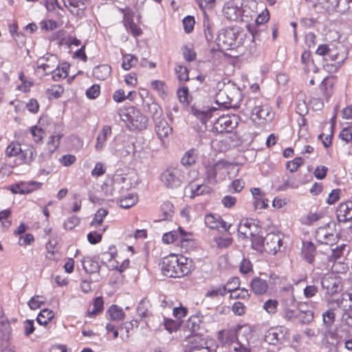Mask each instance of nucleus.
Instances as JSON below:
<instances>
[{"label": "nucleus", "instance_id": "obj_18", "mask_svg": "<svg viewBox=\"0 0 352 352\" xmlns=\"http://www.w3.org/2000/svg\"><path fill=\"white\" fill-rule=\"evenodd\" d=\"M336 214L339 221H352V201H347L340 203L336 210Z\"/></svg>", "mask_w": 352, "mask_h": 352}, {"label": "nucleus", "instance_id": "obj_48", "mask_svg": "<svg viewBox=\"0 0 352 352\" xmlns=\"http://www.w3.org/2000/svg\"><path fill=\"white\" fill-rule=\"evenodd\" d=\"M179 300L173 296H164L161 300L160 306L163 309H172L177 305Z\"/></svg>", "mask_w": 352, "mask_h": 352}, {"label": "nucleus", "instance_id": "obj_20", "mask_svg": "<svg viewBox=\"0 0 352 352\" xmlns=\"http://www.w3.org/2000/svg\"><path fill=\"white\" fill-rule=\"evenodd\" d=\"M252 292L257 296L267 294L269 289V284L267 280L256 276L252 279L250 283Z\"/></svg>", "mask_w": 352, "mask_h": 352}, {"label": "nucleus", "instance_id": "obj_34", "mask_svg": "<svg viewBox=\"0 0 352 352\" xmlns=\"http://www.w3.org/2000/svg\"><path fill=\"white\" fill-rule=\"evenodd\" d=\"M300 62L303 65V69L306 72L314 70L316 68L314 59L311 57L310 51H304L300 57Z\"/></svg>", "mask_w": 352, "mask_h": 352}, {"label": "nucleus", "instance_id": "obj_10", "mask_svg": "<svg viewBox=\"0 0 352 352\" xmlns=\"http://www.w3.org/2000/svg\"><path fill=\"white\" fill-rule=\"evenodd\" d=\"M348 56L347 47L340 42L331 44L330 54L329 56L331 62H337L343 65Z\"/></svg>", "mask_w": 352, "mask_h": 352}, {"label": "nucleus", "instance_id": "obj_24", "mask_svg": "<svg viewBox=\"0 0 352 352\" xmlns=\"http://www.w3.org/2000/svg\"><path fill=\"white\" fill-rule=\"evenodd\" d=\"M223 16L229 21H236L240 15L239 8L233 1L226 2L222 10Z\"/></svg>", "mask_w": 352, "mask_h": 352}, {"label": "nucleus", "instance_id": "obj_13", "mask_svg": "<svg viewBox=\"0 0 352 352\" xmlns=\"http://www.w3.org/2000/svg\"><path fill=\"white\" fill-rule=\"evenodd\" d=\"M316 239L320 243L333 245L336 242V236L329 225H327L318 228L316 232Z\"/></svg>", "mask_w": 352, "mask_h": 352}, {"label": "nucleus", "instance_id": "obj_61", "mask_svg": "<svg viewBox=\"0 0 352 352\" xmlns=\"http://www.w3.org/2000/svg\"><path fill=\"white\" fill-rule=\"evenodd\" d=\"M322 218L320 214L316 212H309L302 218V223L305 225L311 226Z\"/></svg>", "mask_w": 352, "mask_h": 352}, {"label": "nucleus", "instance_id": "obj_1", "mask_svg": "<svg viewBox=\"0 0 352 352\" xmlns=\"http://www.w3.org/2000/svg\"><path fill=\"white\" fill-rule=\"evenodd\" d=\"M160 267L164 276L174 278L188 276L195 268L192 259L175 254L164 256L160 263Z\"/></svg>", "mask_w": 352, "mask_h": 352}, {"label": "nucleus", "instance_id": "obj_19", "mask_svg": "<svg viewBox=\"0 0 352 352\" xmlns=\"http://www.w3.org/2000/svg\"><path fill=\"white\" fill-rule=\"evenodd\" d=\"M298 318L303 324L310 323L314 318L313 307L307 302H299L298 305Z\"/></svg>", "mask_w": 352, "mask_h": 352}, {"label": "nucleus", "instance_id": "obj_59", "mask_svg": "<svg viewBox=\"0 0 352 352\" xmlns=\"http://www.w3.org/2000/svg\"><path fill=\"white\" fill-rule=\"evenodd\" d=\"M72 202L70 203V210L72 212H78L82 208V199L78 193H74L72 196Z\"/></svg>", "mask_w": 352, "mask_h": 352}, {"label": "nucleus", "instance_id": "obj_51", "mask_svg": "<svg viewBox=\"0 0 352 352\" xmlns=\"http://www.w3.org/2000/svg\"><path fill=\"white\" fill-rule=\"evenodd\" d=\"M278 301L276 299H268L263 305V309L270 315H274L277 312Z\"/></svg>", "mask_w": 352, "mask_h": 352}, {"label": "nucleus", "instance_id": "obj_4", "mask_svg": "<svg viewBox=\"0 0 352 352\" xmlns=\"http://www.w3.org/2000/svg\"><path fill=\"white\" fill-rule=\"evenodd\" d=\"M162 111H155L153 116L154 129L159 139L165 142L173 132V128L168 123L164 117H162Z\"/></svg>", "mask_w": 352, "mask_h": 352}, {"label": "nucleus", "instance_id": "obj_17", "mask_svg": "<svg viewBox=\"0 0 352 352\" xmlns=\"http://www.w3.org/2000/svg\"><path fill=\"white\" fill-rule=\"evenodd\" d=\"M133 116H131L129 121L131 124L132 129L142 131L147 126L148 119L146 116L141 113L139 111L133 109Z\"/></svg>", "mask_w": 352, "mask_h": 352}, {"label": "nucleus", "instance_id": "obj_27", "mask_svg": "<svg viewBox=\"0 0 352 352\" xmlns=\"http://www.w3.org/2000/svg\"><path fill=\"white\" fill-rule=\"evenodd\" d=\"M92 309H88L85 316L89 318H95L98 314H101L104 309V300L102 296L94 298L92 301Z\"/></svg>", "mask_w": 352, "mask_h": 352}, {"label": "nucleus", "instance_id": "obj_38", "mask_svg": "<svg viewBox=\"0 0 352 352\" xmlns=\"http://www.w3.org/2000/svg\"><path fill=\"white\" fill-rule=\"evenodd\" d=\"M21 152V146L19 142H12L6 148V153L9 157H17V160L19 161L18 164H20L22 162Z\"/></svg>", "mask_w": 352, "mask_h": 352}, {"label": "nucleus", "instance_id": "obj_36", "mask_svg": "<svg viewBox=\"0 0 352 352\" xmlns=\"http://www.w3.org/2000/svg\"><path fill=\"white\" fill-rule=\"evenodd\" d=\"M138 201V197L135 193H129L126 196L120 197L118 200V204L121 208H130L136 204Z\"/></svg>", "mask_w": 352, "mask_h": 352}, {"label": "nucleus", "instance_id": "obj_8", "mask_svg": "<svg viewBox=\"0 0 352 352\" xmlns=\"http://www.w3.org/2000/svg\"><path fill=\"white\" fill-rule=\"evenodd\" d=\"M59 60L56 56L54 54H47L45 56L40 58L37 62V69L42 70L44 75H48L54 73Z\"/></svg>", "mask_w": 352, "mask_h": 352}, {"label": "nucleus", "instance_id": "obj_26", "mask_svg": "<svg viewBox=\"0 0 352 352\" xmlns=\"http://www.w3.org/2000/svg\"><path fill=\"white\" fill-rule=\"evenodd\" d=\"M203 323V316L197 314L190 316L186 321V327L191 332V335L197 334V331L200 329Z\"/></svg>", "mask_w": 352, "mask_h": 352}, {"label": "nucleus", "instance_id": "obj_12", "mask_svg": "<svg viewBox=\"0 0 352 352\" xmlns=\"http://www.w3.org/2000/svg\"><path fill=\"white\" fill-rule=\"evenodd\" d=\"M206 226L210 229L223 230L228 231L231 227L230 224L226 222L221 216L217 214H207L204 218Z\"/></svg>", "mask_w": 352, "mask_h": 352}, {"label": "nucleus", "instance_id": "obj_28", "mask_svg": "<svg viewBox=\"0 0 352 352\" xmlns=\"http://www.w3.org/2000/svg\"><path fill=\"white\" fill-rule=\"evenodd\" d=\"M188 343L186 345V349L190 352L195 350H201L205 347L206 344L204 338L198 334H192L188 338Z\"/></svg>", "mask_w": 352, "mask_h": 352}, {"label": "nucleus", "instance_id": "obj_53", "mask_svg": "<svg viewBox=\"0 0 352 352\" xmlns=\"http://www.w3.org/2000/svg\"><path fill=\"white\" fill-rule=\"evenodd\" d=\"M197 2L202 12L213 10L217 3V0H197Z\"/></svg>", "mask_w": 352, "mask_h": 352}, {"label": "nucleus", "instance_id": "obj_55", "mask_svg": "<svg viewBox=\"0 0 352 352\" xmlns=\"http://www.w3.org/2000/svg\"><path fill=\"white\" fill-rule=\"evenodd\" d=\"M226 292L223 286L213 287L209 289L206 293V297L211 299H218L220 297H223L226 295Z\"/></svg>", "mask_w": 352, "mask_h": 352}, {"label": "nucleus", "instance_id": "obj_56", "mask_svg": "<svg viewBox=\"0 0 352 352\" xmlns=\"http://www.w3.org/2000/svg\"><path fill=\"white\" fill-rule=\"evenodd\" d=\"M162 220H166L171 217L173 214V205L171 202L166 201L161 205Z\"/></svg>", "mask_w": 352, "mask_h": 352}, {"label": "nucleus", "instance_id": "obj_47", "mask_svg": "<svg viewBox=\"0 0 352 352\" xmlns=\"http://www.w3.org/2000/svg\"><path fill=\"white\" fill-rule=\"evenodd\" d=\"M62 137L61 134L50 136L46 146L50 154H52L59 147Z\"/></svg>", "mask_w": 352, "mask_h": 352}, {"label": "nucleus", "instance_id": "obj_32", "mask_svg": "<svg viewBox=\"0 0 352 352\" xmlns=\"http://www.w3.org/2000/svg\"><path fill=\"white\" fill-rule=\"evenodd\" d=\"M196 149L191 148L185 152L181 158V164L185 167H190L195 164L197 159Z\"/></svg>", "mask_w": 352, "mask_h": 352}, {"label": "nucleus", "instance_id": "obj_29", "mask_svg": "<svg viewBox=\"0 0 352 352\" xmlns=\"http://www.w3.org/2000/svg\"><path fill=\"white\" fill-rule=\"evenodd\" d=\"M111 73V66L107 64H103L94 67L92 75L97 80H105L110 76Z\"/></svg>", "mask_w": 352, "mask_h": 352}, {"label": "nucleus", "instance_id": "obj_21", "mask_svg": "<svg viewBox=\"0 0 352 352\" xmlns=\"http://www.w3.org/2000/svg\"><path fill=\"white\" fill-rule=\"evenodd\" d=\"M270 116V111L267 108L263 106H256L252 110L251 119L258 124H263L267 121V118Z\"/></svg>", "mask_w": 352, "mask_h": 352}, {"label": "nucleus", "instance_id": "obj_41", "mask_svg": "<svg viewBox=\"0 0 352 352\" xmlns=\"http://www.w3.org/2000/svg\"><path fill=\"white\" fill-rule=\"evenodd\" d=\"M54 317V312L48 309H42L38 314L36 321L39 324L47 325Z\"/></svg>", "mask_w": 352, "mask_h": 352}, {"label": "nucleus", "instance_id": "obj_23", "mask_svg": "<svg viewBox=\"0 0 352 352\" xmlns=\"http://www.w3.org/2000/svg\"><path fill=\"white\" fill-rule=\"evenodd\" d=\"M287 329L282 326L271 327L265 336V342L270 344H276L282 336Z\"/></svg>", "mask_w": 352, "mask_h": 352}, {"label": "nucleus", "instance_id": "obj_46", "mask_svg": "<svg viewBox=\"0 0 352 352\" xmlns=\"http://www.w3.org/2000/svg\"><path fill=\"white\" fill-rule=\"evenodd\" d=\"M151 88L157 92L160 97L164 98L166 96V85L165 82L159 80H153L151 83Z\"/></svg>", "mask_w": 352, "mask_h": 352}, {"label": "nucleus", "instance_id": "obj_63", "mask_svg": "<svg viewBox=\"0 0 352 352\" xmlns=\"http://www.w3.org/2000/svg\"><path fill=\"white\" fill-rule=\"evenodd\" d=\"M179 235L178 236V245L180 246L186 245L187 243L192 240V234L186 232L181 227H179Z\"/></svg>", "mask_w": 352, "mask_h": 352}, {"label": "nucleus", "instance_id": "obj_64", "mask_svg": "<svg viewBox=\"0 0 352 352\" xmlns=\"http://www.w3.org/2000/svg\"><path fill=\"white\" fill-rule=\"evenodd\" d=\"M339 138L346 144L352 140V126L344 127L339 133Z\"/></svg>", "mask_w": 352, "mask_h": 352}, {"label": "nucleus", "instance_id": "obj_40", "mask_svg": "<svg viewBox=\"0 0 352 352\" xmlns=\"http://www.w3.org/2000/svg\"><path fill=\"white\" fill-rule=\"evenodd\" d=\"M64 93V87L60 85H52L45 91V94L49 100L57 99Z\"/></svg>", "mask_w": 352, "mask_h": 352}, {"label": "nucleus", "instance_id": "obj_9", "mask_svg": "<svg viewBox=\"0 0 352 352\" xmlns=\"http://www.w3.org/2000/svg\"><path fill=\"white\" fill-rule=\"evenodd\" d=\"M263 243V251L271 254H276L283 244L280 235L274 233L267 234Z\"/></svg>", "mask_w": 352, "mask_h": 352}, {"label": "nucleus", "instance_id": "obj_2", "mask_svg": "<svg viewBox=\"0 0 352 352\" xmlns=\"http://www.w3.org/2000/svg\"><path fill=\"white\" fill-rule=\"evenodd\" d=\"M245 33L236 26L221 30L216 40L217 45L221 50H235L243 45Z\"/></svg>", "mask_w": 352, "mask_h": 352}, {"label": "nucleus", "instance_id": "obj_39", "mask_svg": "<svg viewBox=\"0 0 352 352\" xmlns=\"http://www.w3.org/2000/svg\"><path fill=\"white\" fill-rule=\"evenodd\" d=\"M190 198H195V197L202 195L204 194H208L210 192V188L206 184H190Z\"/></svg>", "mask_w": 352, "mask_h": 352}, {"label": "nucleus", "instance_id": "obj_44", "mask_svg": "<svg viewBox=\"0 0 352 352\" xmlns=\"http://www.w3.org/2000/svg\"><path fill=\"white\" fill-rule=\"evenodd\" d=\"M177 95L179 101L184 104L189 105L192 101V96L189 94L188 88L186 86L182 87L178 89Z\"/></svg>", "mask_w": 352, "mask_h": 352}, {"label": "nucleus", "instance_id": "obj_37", "mask_svg": "<svg viewBox=\"0 0 352 352\" xmlns=\"http://www.w3.org/2000/svg\"><path fill=\"white\" fill-rule=\"evenodd\" d=\"M70 65L67 63H63L56 68L52 74V79L55 81H58L60 79L65 78L69 74Z\"/></svg>", "mask_w": 352, "mask_h": 352}, {"label": "nucleus", "instance_id": "obj_50", "mask_svg": "<svg viewBox=\"0 0 352 352\" xmlns=\"http://www.w3.org/2000/svg\"><path fill=\"white\" fill-rule=\"evenodd\" d=\"M250 298V294L249 291L245 288H241L240 287L230 294V299L248 300Z\"/></svg>", "mask_w": 352, "mask_h": 352}, {"label": "nucleus", "instance_id": "obj_22", "mask_svg": "<svg viewBox=\"0 0 352 352\" xmlns=\"http://www.w3.org/2000/svg\"><path fill=\"white\" fill-rule=\"evenodd\" d=\"M218 340L223 344H230L237 340V329L231 328L223 329L217 333Z\"/></svg>", "mask_w": 352, "mask_h": 352}, {"label": "nucleus", "instance_id": "obj_6", "mask_svg": "<svg viewBox=\"0 0 352 352\" xmlns=\"http://www.w3.org/2000/svg\"><path fill=\"white\" fill-rule=\"evenodd\" d=\"M161 180L167 188H176L182 184L179 170L173 167L167 168L162 172Z\"/></svg>", "mask_w": 352, "mask_h": 352}, {"label": "nucleus", "instance_id": "obj_3", "mask_svg": "<svg viewBox=\"0 0 352 352\" xmlns=\"http://www.w3.org/2000/svg\"><path fill=\"white\" fill-rule=\"evenodd\" d=\"M240 118L236 114H223L214 122L212 130L220 133H230L239 124Z\"/></svg>", "mask_w": 352, "mask_h": 352}, {"label": "nucleus", "instance_id": "obj_5", "mask_svg": "<svg viewBox=\"0 0 352 352\" xmlns=\"http://www.w3.org/2000/svg\"><path fill=\"white\" fill-rule=\"evenodd\" d=\"M108 258V267L109 269L118 271L120 274L129 267L130 260L125 258L121 263L117 260L118 252L115 248H109V251L104 253Z\"/></svg>", "mask_w": 352, "mask_h": 352}, {"label": "nucleus", "instance_id": "obj_15", "mask_svg": "<svg viewBox=\"0 0 352 352\" xmlns=\"http://www.w3.org/2000/svg\"><path fill=\"white\" fill-rule=\"evenodd\" d=\"M323 288L326 289L328 294L333 295L341 291V280L336 276H324L321 281Z\"/></svg>", "mask_w": 352, "mask_h": 352}, {"label": "nucleus", "instance_id": "obj_58", "mask_svg": "<svg viewBox=\"0 0 352 352\" xmlns=\"http://www.w3.org/2000/svg\"><path fill=\"white\" fill-rule=\"evenodd\" d=\"M32 138L36 143H40L43 142L45 136V131L37 126H33L30 129Z\"/></svg>", "mask_w": 352, "mask_h": 352}, {"label": "nucleus", "instance_id": "obj_54", "mask_svg": "<svg viewBox=\"0 0 352 352\" xmlns=\"http://www.w3.org/2000/svg\"><path fill=\"white\" fill-rule=\"evenodd\" d=\"M241 280L238 277H232L230 278L226 285H223V287L225 289L226 293H230V294L235 291L240 287Z\"/></svg>", "mask_w": 352, "mask_h": 352}, {"label": "nucleus", "instance_id": "obj_49", "mask_svg": "<svg viewBox=\"0 0 352 352\" xmlns=\"http://www.w3.org/2000/svg\"><path fill=\"white\" fill-rule=\"evenodd\" d=\"M175 72L181 83H184L189 80V71L186 67L178 65L176 66Z\"/></svg>", "mask_w": 352, "mask_h": 352}, {"label": "nucleus", "instance_id": "obj_16", "mask_svg": "<svg viewBox=\"0 0 352 352\" xmlns=\"http://www.w3.org/2000/svg\"><path fill=\"white\" fill-rule=\"evenodd\" d=\"M123 23L126 30L133 36L136 37L142 34L140 27L133 21V13L128 10L124 12Z\"/></svg>", "mask_w": 352, "mask_h": 352}, {"label": "nucleus", "instance_id": "obj_35", "mask_svg": "<svg viewBox=\"0 0 352 352\" xmlns=\"http://www.w3.org/2000/svg\"><path fill=\"white\" fill-rule=\"evenodd\" d=\"M108 210L104 208H99L94 214L90 226L94 228H99L107 225H103L104 219L107 216Z\"/></svg>", "mask_w": 352, "mask_h": 352}, {"label": "nucleus", "instance_id": "obj_60", "mask_svg": "<svg viewBox=\"0 0 352 352\" xmlns=\"http://www.w3.org/2000/svg\"><path fill=\"white\" fill-rule=\"evenodd\" d=\"M303 164L304 160L301 157H295L294 160L287 162L286 164V168L290 173H294Z\"/></svg>", "mask_w": 352, "mask_h": 352}, {"label": "nucleus", "instance_id": "obj_11", "mask_svg": "<svg viewBox=\"0 0 352 352\" xmlns=\"http://www.w3.org/2000/svg\"><path fill=\"white\" fill-rule=\"evenodd\" d=\"M219 110L214 107H199L193 104L190 107L191 113L206 124L214 115H218Z\"/></svg>", "mask_w": 352, "mask_h": 352}, {"label": "nucleus", "instance_id": "obj_52", "mask_svg": "<svg viewBox=\"0 0 352 352\" xmlns=\"http://www.w3.org/2000/svg\"><path fill=\"white\" fill-rule=\"evenodd\" d=\"M179 235V228L176 230L166 232L162 236V241L166 244L178 243V236Z\"/></svg>", "mask_w": 352, "mask_h": 352}, {"label": "nucleus", "instance_id": "obj_25", "mask_svg": "<svg viewBox=\"0 0 352 352\" xmlns=\"http://www.w3.org/2000/svg\"><path fill=\"white\" fill-rule=\"evenodd\" d=\"M112 134V128L109 125H104L96 138L95 148L97 151H102L109 137Z\"/></svg>", "mask_w": 352, "mask_h": 352}, {"label": "nucleus", "instance_id": "obj_31", "mask_svg": "<svg viewBox=\"0 0 352 352\" xmlns=\"http://www.w3.org/2000/svg\"><path fill=\"white\" fill-rule=\"evenodd\" d=\"M109 319L113 321H122L125 318V313L123 309L116 305H111L107 311Z\"/></svg>", "mask_w": 352, "mask_h": 352}, {"label": "nucleus", "instance_id": "obj_62", "mask_svg": "<svg viewBox=\"0 0 352 352\" xmlns=\"http://www.w3.org/2000/svg\"><path fill=\"white\" fill-rule=\"evenodd\" d=\"M346 248V245H342L340 247H336L332 250V253L330 256V261L332 262L340 261L344 254V251Z\"/></svg>", "mask_w": 352, "mask_h": 352}, {"label": "nucleus", "instance_id": "obj_45", "mask_svg": "<svg viewBox=\"0 0 352 352\" xmlns=\"http://www.w3.org/2000/svg\"><path fill=\"white\" fill-rule=\"evenodd\" d=\"M181 322L172 318H164L163 322L164 328L170 333L177 331L181 327Z\"/></svg>", "mask_w": 352, "mask_h": 352}, {"label": "nucleus", "instance_id": "obj_30", "mask_svg": "<svg viewBox=\"0 0 352 352\" xmlns=\"http://www.w3.org/2000/svg\"><path fill=\"white\" fill-rule=\"evenodd\" d=\"M316 246L312 242L306 241L302 244V256L309 263H311L315 258Z\"/></svg>", "mask_w": 352, "mask_h": 352}, {"label": "nucleus", "instance_id": "obj_7", "mask_svg": "<svg viewBox=\"0 0 352 352\" xmlns=\"http://www.w3.org/2000/svg\"><path fill=\"white\" fill-rule=\"evenodd\" d=\"M338 82V78L337 76L330 75L323 78L320 83L319 89L321 92L322 96L327 101H329L334 94Z\"/></svg>", "mask_w": 352, "mask_h": 352}, {"label": "nucleus", "instance_id": "obj_57", "mask_svg": "<svg viewBox=\"0 0 352 352\" xmlns=\"http://www.w3.org/2000/svg\"><path fill=\"white\" fill-rule=\"evenodd\" d=\"M188 308L184 307L180 301H179L173 310V316L177 320L183 319L188 315Z\"/></svg>", "mask_w": 352, "mask_h": 352}, {"label": "nucleus", "instance_id": "obj_43", "mask_svg": "<svg viewBox=\"0 0 352 352\" xmlns=\"http://www.w3.org/2000/svg\"><path fill=\"white\" fill-rule=\"evenodd\" d=\"M138 63V58L133 54H126L122 56V68L129 70L135 67Z\"/></svg>", "mask_w": 352, "mask_h": 352}, {"label": "nucleus", "instance_id": "obj_14", "mask_svg": "<svg viewBox=\"0 0 352 352\" xmlns=\"http://www.w3.org/2000/svg\"><path fill=\"white\" fill-rule=\"evenodd\" d=\"M257 230V225L252 219H242L238 226L239 234L246 239L253 236Z\"/></svg>", "mask_w": 352, "mask_h": 352}, {"label": "nucleus", "instance_id": "obj_33", "mask_svg": "<svg viewBox=\"0 0 352 352\" xmlns=\"http://www.w3.org/2000/svg\"><path fill=\"white\" fill-rule=\"evenodd\" d=\"M108 228V226H103L99 228H96V230L91 231L87 234V241L92 245H96L101 242L104 233Z\"/></svg>", "mask_w": 352, "mask_h": 352}, {"label": "nucleus", "instance_id": "obj_42", "mask_svg": "<svg viewBox=\"0 0 352 352\" xmlns=\"http://www.w3.org/2000/svg\"><path fill=\"white\" fill-rule=\"evenodd\" d=\"M82 267L88 274L96 273L100 270L98 263L91 258H87L82 261Z\"/></svg>", "mask_w": 352, "mask_h": 352}]
</instances>
